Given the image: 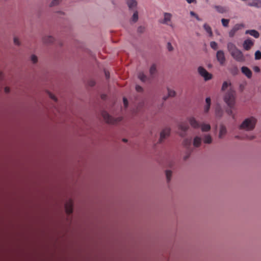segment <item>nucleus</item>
Wrapping results in <instances>:
<instances>
[{
    "instance_id": "a18cd8bd",
    "label": "nucleus",
    "mask_w": 261,
    "mask_h": 261,
    "mask_svg": "<svg viewBox=\"0 0 261 261\" xmlns=\"http://www.w3.org/2000/svg\"><path fill=\"white\" fill-rule=\"evenodd\" d=\"M10 88L8 87H5V92L6 93H8L9 92H10Z\"/></svg>"
},
{
    "instance_id": "a19ab883",
    "label": "nucleus",
    "mask_w": 261,
    "mask_h": 261,
    "mask_svg": "<svg viewBox=\"0 0 261 261\" xmlns=\"http://www.w3.org/2000/svg\"><path fill=\"white\" fill-rule=\"evenodd\" d=\"M95 85V82L91 80H90L89 82H88V85L91 86V87H93L94 86V85Z\"/></svg>"
},
{
    "instance_id": "864d4df0",
    "label": "nucleus",
    "mask_w": 261,
    "mask_h": 261,
    "mask_svg": "<svg viewBox=\"0 0 261 261\" xmlns=\"http://www.w3.org/2000/svg\"><path fill=\"white\" fill-rule=\"evenodd\" d=\"M3 78V73L0 71V80Z\"/></svg>"
},
{
    "instance_id": "8fccbe9b",
    "label": "nucleus",
    "mask_w": 261,
    "mask_h": 261,
    "mask_svg": "<svg viewBox=\"0 0 261 261\" xmlns=\"http://www.w3.org/2000/svg\"><path fill=\"white\" fill-rule=\"evenodd\" d=\"M195 18L196 19L198 20V21H201V19L199 17V16H198V15H197L196 16H195Z\"/></svg>"
},
{
    "instance_id": "aec40b11",
    "label": "nucleus",
    "mask_w": 261,
    "mask_h": 261,
    "mask_svg": "<svg viewBox=\"0 0 261 261\" xmlns=\"http://www.w3.org/2000/svg\"><path fill=\"white\" fill-rule=\"evenodd\" d=\"M214 8L220 13H224L228 11L226 7L221 6H215Z\"/></svg>"
},
{
    "instance_id": "6e6552de",
    "label": "nucleus",
    "mask_w": 261,
    "mask_h": 261,
    "mask_svg": "<svg viewBox=\"0 0 261 261\" xmlns=\"http://www.w3.org/2000/svg\"><path fill=\"white\" fill-rule=\"evenodd\" d=\"M189 128V126L187 122H181L179 125V129L180 130L179 135L181 137L185 136Z\"/></svg>"
},
{
    "instance_id": "c85d7f7f",
    "label": "nucleus",
    "mask_w": 261,
    "mask_h": 261,
    "mask_svg": "<svg viewBox=\"0 0 261 261\" xmlns=\"http://www.w3.org/2000/svg\"><path fill=\"white\" fill-rule=\"evenodd\" d=\"M156 72V66H151L150 68V73L152 77H153L154 74Z\"/></svg>"
},
{
    "instance_id": "412c9836",
    "label": "nucleus",
    "mask_w": 261,
    "mask_h": 261,
    "mask_svg": "<svg viewBox=\"0 0 261 261\" xmlns=\"http://www.w3.org/2000/svg\"><path fill=\"white\" fill-rule=\"evenodd\" d=\"M215 114L218 117H221L223 115V111L219 105H217L216 107Z\"/></svg>"
},
{
    "instance_id": "bf43d9fd",
    "label": "nucleus",
    "mask_w": 261,
    "mask_h": 261,
    "mask_svg": "<svg viewBox=\"0 0 261 261\" xmlns=\"http://www.w3.org/2000/svg\"><path fill=\"white\" fill-rule=\"evenodd\" d=\"M235 71H237V68H235Z\"/></svg>"
},
{
    "instance_id": "49530a36",
    "label": "nucleus",
    "mask_w": 261,
    "mask_h": 261,
    "mask_svg": "<svg viewBox=\"0 0 261 261\" xmlns=\"http://www.w3.org/2000/svg\"><path fill=\"white\" fill-rule=\"evenodd\" d=\"M188 3L191 4L192 3H196V0H186Z\"/></svg>"
},
{
    "instance_id": "ea45409f",
    "label": "nucleus",
    "mask_w": 261,
    "mask_h": 261,
    "mask_svg": "<svg viewBox=\"0 0 261 261\" xmlns=\"http://www.w3.org/2000/svg\"><path fill=\"white\" fill-rule=\"evenodd\" d=\"M136 90L137 92H141L143 91V88L140 86L137 85L136 86Z\"/></svg>"
},
{
    "instance_id": "f03ea898",
    "label": "nucleus",
    "mask_w": 261,
    "mask_h": 261,
    "mask_svg": "<svg viewBox=\"0 0 261 261\" xmlns=\"http://www.w3.org/2000/svg\"><path fill=\"white\" fill-rule=\"evenodd\" d=\"M227 47L229 53L233 59L239 62L245 61V56L243 55V53L237 48L234 43L228 42Z\"/></svg>"
},
{
    "instance_id": "4be33fe9",
    "label": "nucleus",
    "mask_w": 261,
    "mask_h": 261,
    "mask_svg": "<svg viewBox=\"0 0 261 261\" xmlns=\"http://www.w3.org/2000/svg\"><path fill=\"white\" fill-rule=\"evenodd\" d=\"M206 105L204 107V111L205 113H207L210 110L211 104V100L210 97H207L205 99Z\"/></svg>"
},
{
    "instance_id": "ddd939ff",
    "label": "nucleus",
    "mask_w": 261,
    "mask_h": 261,
    "mask_svg": "<svg viewBox=\"0 0 261 261\" xmlns=\"http://www.w3.org/2000/svg\"><path fill=\"white\" fill-rule=\"evenodd\" d=\"M42 41L45 44H51L54 42L55 39L51 36H45L42 38Z\"/></svg>"
},
{
    "instance_id": "052dcab7",
    "label": "nucleus",
    "mask_w": 261,
    "mask_h": 261,
    "mask_svg": "<svg viewBox=\"0 0 261 261\" xmlns=\"http://www.w3.org/2000/svg\"><path fill=\"white\" fill-rule=\"evenodd\" d=\"M166 98H167L166 97H165V98H164V100H166Z\"/></svg>"
},
{
    "instance_id": "c03bdc74",
    "label": "nucleus",
    "mask_w": 261,
    "mask_h": 261,
    "mask_svg": "<svg viewBox=\"0 0 261 261\" xmlns=\"http://www.w3.org/2000/svg\"><path fill=\"white\" fill-rule=\"evenodd\" d=\"M254 70L256 72H258L260 71V69L259 68V66H254Z\"/></svg>"
},
{
    "instance_id": "b1692460",
    "label": "nucleus",
    "mask_w": 261,
    "mask_h": 261,
    "mask_svg": "<svg viewBox=\"0 0 261 261\" xmlns=\"http://www.w3.org/2000/svg\"><path fill=\"white\" fill-rule=\"evenodd\" d=\"M201 138L198 136H196L194 138L193 140V145L196 147H199L201 143Z\"/></svg>"
},
{
    "instance_id": "6ab92c4d",
    "label": "nucleus",
    "mask_w": 261,
    "mask_h": 261,
    "mask_svg": "<svg viewBox=\"0 0 261 261\" xmlns=\"http://www.w3.org/2000/svg\"><path fill=\"white\" fill-rule=\"evenodd\" d=\"M246 34H249L255 38H258L259 37V33L255 30H248L245 32Z\"/></svg>"
},
{
    "instance_id": "2f4dec72",
    "label": "nucleus",
    "mask_w": 261,
    "mask_h": 261,
    "mask_svg": "<svg viewBox=\"0 0 261 261\" xmlns=\"http://www.w3.org/2000/svg\"><path fill=\"white\" fill-rule=\"evenodd\" d=\"M166 176L167 181L169 182L171 179V177L172 176V172L170 170H167L166 171Z\"/></svg>"
},
{
    "instance_id": "09e8293b",
    "label": "nucleus",
    "mask_w": 261,
    "mask_h": 261,
    "mask_svg": "<svg viewBox=\"0 0 261 261\" xmlns=\"http://www.w3.org/2000/svg\"><path fill=\"white\" fill-rule=\"evenodd\" d=\"M101 97L102 99H105L106 98V95L102 94L101 95Z\"/></svg>"
},
{
    "instance_id": "c9c22d12",
    "label": "nucleus",
    "mask_w": 261,
    "mask_h": 261,
    "mask_svg": "<svg viewBox=\"0 0 261 261\" xmlns=\"http://www.w3.org/2000/svg\"><path fill=\"white\" fill-rule=\"evenodd\" d=\"M255 59L256 60H259L261 59V51L257 50L255 53Z\"/></svg>"
},
{
    "instance_id": "4c0bfd02",
    "label": "nucleus",
    "mask_w": 261,
    "mask_h": 261,
    "mask_svg": "<svg viewBox=\"0 0 261 261\" xmlns=\"http://www.w3.org/2000/svg\"><path fill=\"white\" fill-rule=\"evenodd\" d=\"M167 47L168 50L170 51H172L173 50V47L172 46L171 43L170 42H168L167 43Z\"/></svg>"
},
{
    "instance_id": "58836bf2",
    "label": "nucleus",
    "mask_w": 261,
    "mask_h": 261,
    "mask_svg": "<svg viewBox=\"0 0 261 261\" xmlns=\"http://www.w3.org/2000/svg\"><path fill=\"white\" fill-rule=\"evenodd\" d=\"M14 43L15 45H20V42L18 39V38L17 37H14Z\"/></svg>"
},
{
    "instance_id": "1a4fd4ad",
    "label": "nucleus",
    "mask_w": 261,
    "mask_h": 261,
    "mask_svg": "<svg viewBox=\"0 0 261 261\" xmlns=\"http://www.w3.org/2000/svg\"><path fill=\"white\" fill-rule=\"evenodd\" d=\"M244 27V24L243 23H238L235 24L232 29H231L229 32V36L230 37H233L238 31L242 29Z\"/></svg>"
},
{
    "instance_id": "3c124183",
    "label": "nucleus",
    "mask_w": 261,
    "mask_h": 261,
    "mask_svg": "<svg viewBox=\"0 0 261 261\" xmlns=\"http://www.w3.org/2000/svg\"><path fill=\"white\" fill-rule=\"evenodd\" d=\"M105 74H106V76L107 79H108L109 77V73H107V72H105Z\"/></svg>"
},
{
    "instance_id": "f257e3e1",
    "label": "nucleus",
    "mask_w": 261,
    "mask_h": 261,
    "mask_svg": "<svg viewBox=\"0 0 261 261\" xmlns=\"http://www.w3.org/2000/svg\"><path fill=\"white\" fill-rule=\"evenodd\" d=\"M236 91L231 88H230L228 91L226 92V93L225 94V95L224 96V100L229 107V109L226 110L227 113L229 115L232 116L233 119L234 118V115L233 114V112L231 109L233 108L236 103Z\"/></svg>"
},
{
    "instance_id": "f8f14e48",
    "label": "nucleus",
    "mask_w": 261,
    "mask_h": 261,
    "mask_svg": "<svg viewBox=\"0 0 261 261\" xmlns=\"http://www.w3.org/2000/svg\"><path fill=\"white\" fill-rule=\"evenodd\" d=\"M216 57L220 64H222L225 62V58L224 53L222 50H218L217 53Z\"/></svg>"
},
{
    "instance_id": "a878e982",
    "label": "nucleus",
    "mask_w": 261,
    "mask_h": 261,
    "mask_svg": "<svg viewBox=\"0 0 261 261\" xmlns=\"http://www.w3.org/2000/svg\"><path fill=\"white\" fill-rule=\"evenodd\" d=\"M203 28L205 31L208 34L210 37L213 36V32L211 27L207 23H204L203 25Z\"/></svg>"
},
{
    "instance_id": "f3484780",
    "label": "nucleus",
    "mask_w": 261,
    "mask_h": 261,
    "mask_svg": "<svg viewBox=\"0 0 261 261\" xmlns=\"http://www.w3.org/2000/svg\"><path fill=\"white\" fill-rule=\"evenodd\" d=\"M126 4L129 10H133L137 6V2L136 0H126Z\"/></svg>"
},
{
    "instance_id": "bb28decb",
    "label": "nucleus",
    "mask_w": 261,
    "mask_h": 261,
    "mask_svg": "<svg viewBox=\"0 0 261 261\" xmlns=\"http://www.w3.org/2000/svg\"><path fill=\"white\" fill-rule=\"evenodd\" d=\"M231 84L230 82L225 81L223 83L221 90L224 91L227 89L229 87H230Z\"/></svg>"
},
{
    "instance_id": "9d476101",
    "label": "nucleus",
    "mask_w": 261,
    "mask_h": 261,
    "mask_svg": "<svg viewBox=\"0 0 261 261\" xmlns=\"http://www.w3.org/2000/svg\"><path fill=\"white\" fill-rule=\"evenodd\" d=\"M254 42L251 39L245 40L243 43V47L245 50H248L253 46Z\"/></svg>"
},
{
    "instance_id": "9b49d317",
    "label": "nucleus",
    "mask_w": 261,
    "mask_h": 261,
    "mask_svg": "<svg viewBox=\"0 0 261 261\" xmlns=\"http://www.w3.org/2000/svg\"><path fill=\"white\" fill-rule=\"evenodd\" d=\"M170 132V130L169 128H165L161 132L159 140L160 143H162L163 140L169 135Z\"/></svg>"
},
{
    "instance_id": "603ef678",
    "label": "nucleus",
    "mask_w": 261,
    "mask_h": 261,
    "mask_svg": "<svg viewBox=\"0 0 261 261\" xmlns=\"http://www.w3.org/2000/svg\"><path fill=\"white\" fill-rule=\"evenodd\" d=\"M240 88L241 90L242 91L244 88V86L241 84L240 86Z\"/></svg>"
},
{
    "instance_id": "0eeeda50",
    "label": "nucleus",
    "mask_w": 261,
    "mask_h": 261,
    "mask_svg": "<svg viewBox=\"0 0 261 261\" xmlns=\"http://www.w3.org/2000/svg\"><path fill=\"white\" fill-rule=\"evenodd\" d=\"M198 72L204 79L205 81L210 80L212 77V74L208 73L202 66L199 67Z\"/></svg>"
},
{
    "instance_id": "6e6d98bb",
    "label": "nucleus",
    "mask_w": 261,
    "mask_h": 261,
    "mask_svg": "<svg viewBox=\"0 0 261 261\" xmlns=\"http://www.w3.org/2000/svg\"><path fill=\"white\" fill-rule=\"evenodd\" d=\"M122 140L124 142H127V140L126 139H123Z\"/></svg>"
},
{
    "instance_id": "f704fd0d",
    "label": "nucleus",
    "mask_w": 261,
    "mask_h": 261,
    "mask_svg": "<svg viewBox=\"0 0 261 261\" xmlns=\"http://www.w3.org/2000/svg\"><path fill=\"white\" fill-rule=\"evenodd\" d=\"M210 46L211 47L215 49L216 50L218 48V44L215 41H212L210 42Z\"/></svg>"
},
{
    "instance_id": "39448f33",
    "label": "nucleus",
    "mask_w": 261,
    "mask_h": 261,
    "mask_svg": "<svg viewBox=\"0 0 261 261\" xmlns=\"http://www.w3.org/2000/svg\"><path fill=\"white\" fill-rule=\"evenodd\" d=\"M101 115L104 120L108 123L114 124L117 123L118 122H120L121 120L120 118H113L106 111H103L101 113Z\"/></svg>"
},
{
    "instance_id": "20e7f679",
    "label": "nucleus",
    "mask_w": 261,
    "mask_h": 261,
    "mask_svg": "<svg viewBox=\"0 0 261 261\" xmlns=\"http://www.w3.org/2000/svg\"><path fill=\"white\" fill-rule=\"evenodd\" d=\"M189 121L191 125L194 128H199L200 126L202 132H208L211 129V126L210 124L202 123L200 125L199 122L194 117L189 118Z\"/></svg>"
},
{
    "instance_id": "dca6fc26",
    "label": "nucleus",
    "mask_w": 261,
    "mask_h": 261,
    "mask_svg": "<svg viewBox=\"0 0 261 261\" xmlns=\"http://www.w3.org/2000/svg\"><path fill=\"white\" fill-rule=\"evenodd\" d=\"M138 78L143 82L150 83L151 79L150 77H147L143 72H139L138 73Z\"/></svg>"
},
{
    "instance_id": "7c9ffc66",
    "label": "nucleus",
    "mask_w": 261,
    "mask_h": 261,
    "mask_svg": "<svg viewBox=\"0 0 261 261\" xmlns=\"http://www.w3.org/2000/svg\"><path fill=\"white\" fill-rule=\"evenodd\" d=\"M191 139H186L184 140V141L183 142V145L187 148L191 145Z\"/></svg>"
},
{
    "instance_id": "473e14b6",
    "label": "nucleus",
    "mask_w": 261,
    "mask_h": 261,
    "mask_svg": "<svg viewBox=\"0 0 261 261\" xmlns=\"http://www.w3.org/2000/svg\"><path fill=\"white\" fill-rule=\"evenodd\" d=\"M168 96L170 97H174L176 94L175 91L174 90H171L169 88H168Z\"/></svg>"
},
{
    "instance_id": "cd10ccee",
    "label": "nucleus",
    "mask_w": 261,
    "mask_h": 261,
    "mask_svg": "<svg viewBox=\"0 0 261 261\" xmlns=\"http://www.w3.org/2000/svg\"><path fill=\"white\" fill-rule=\"evenodd\" d=\"M138 20V12L136 10L134 12L133 16L131 18L132 21L136 22Z\"/></svg>"
},
{
    "instance_id": "7ed1b4c3",
    "label": "nucleus",
    "mask_w": 261,
    "mask_h": 261,
    "mask_svg": "<svg viewBox=\"0 0 261 261\" xmlns=\"http://www.w3.org/2000/svg\"><path fill=\"white\" fill-rule=\"evenodd\" d=\"M257 119L254 117L246 118L239 126V128L247 131L252 130L254 128Z\"/></svg>"
},
{
    "instance_id": "5fc2aeb1",
    "label": "nucleus",
    "mask_w": 261,
    "mask_h": 261,
    "mask_svg": "<svg viewBox=\"0 0 261 261\" xmlns=\"http://www.w3.org/2000/svg\"><path fill=\"white\" fill-rule=\"evenodd\" d=\"M143 29V28L142 27H140L139 29H138V31H140V32H141L142 31V30Z\"/></svg>"
},
{
    "instance_id": "393cba45",
    "label": "nucleus",
    "mask_w": 261,
    "mask_h": 261,
    "mask_svg": "<svg viewBox=\"0 0 261 261\" xmlns=\"http://www.w3.org/2000/svg\"><path fill=\"white\" fill-rule=\"evenodd\" d=\"M226 134V128L225 126L224 125H221L220 126L219 134V138H222Z\"/></svg>"
},
{
    "instance_id": "4468645a",
    "label": "nucleus",
    "mask_w": 261,
    "mask_h": 261,
    "mask_svg": "<svg viewBox=\"0 0 261 261\" xmlns=\"http://www.w3.org/2000/svg\"><path fill=\"white\" fill-rule=\"evenodd\" d=\"M247 5L250 7H254L257 8H261V0H251Z\"/></svg>"
},
{
    "instance_id": "e433bc0d",
    "label": "nucleus",
    "mask_w": 261,
    "mask_h": 261,
    "mask_svg": "<svg viewBox=\"0 0 261 261\" xmlns=\"http://www.w3.org/2000/svg\"><path fill=\"white\" fill-rule=\"evenodd\" d=\"M61 1V0H53L50 4V7H53L56 5H57L59 4V3Z\"/></svg>"
},
{
    "instance_id": "423d86ee",
    "label": "nucleus",
    "mask_w": 261,
    "mask_h": 261,
    "mask_svg": "<svg viewBox=\"0 0 261 261\" xmlns=\"http://www.w3.org/2000/svg\"><path fill=\"white\" fill-rule=\"evenodd\" d=\"M172 15L171 13L165 12L164 13V19L160 21L161 23L167 24L173 28V25L171 22Z\"/></svg>"
},
{
    "instance_id": "de8ad7c7",
    "label": "nucleus",
    "mask_w": 261,
    "mask_h": 261,
    "mask_svg": "<svg viewBox=\"0 0 261 261\" xmlns=\"http://www.w3.org/2000/svg\"><path fill=\"white\" fill-rule=\"evenodd\" d=\"M190 15L192 16H194L195 17V16L197 15L193 11H191L190 12Z\"/></svg>"
},
{
    "instance_id": "79ce46f5",
    "label": "nucleus",
    "mask_w": 261,
    "mask_h": 261,
    "mask_svg": "<svg viewBox=\"0 0 261 261\" xmlns=\"http://www.w3.org/2000/svg\"><path fill=\"white\" fill-rule=\"evenodd\" d=\"M123 100L124 106L125 108H126L127 107V105H128L127 100V99L126 98L124 97L123 99Z\"/></svg>"
},
{
    "instance_id": "37998d69",
    "label": "nucleus",
    "mask_w": 261,
    "mask_h": 261,
    "mask_svg": "<svg viewBox=\"0 0 261 261\" xmlns=\"http://www.w3.org/2000/svg\"><path fill=\"white\" fill-rule=\"evenodd\" d=\"M49 97H50V98H51L52 99L54 100L55 101L57 100V99L55 97V96L53 94H52L51 93H49Z\"/></svg>"
},
{
    "instance_id": "5701e85b",
    "label": "nucleus",
    "mask_w": 261,
    "mask_h": 261,
    "mask_svg": "<svg viewBox=\"0 0 261 261\" xmlns=\"http://www.w3.org/2000/svg\"><path fill=\"white\" fill-rule=\"evenodd\" d=\"M203 140L205 144H210L212 142V138L210 134H206L203 136Z\"/></svg>"
},
{
    "instance_id": "13d9d810",
    "label": "nucleus",
    "mask_w": 261,
    "mask_h": 261,
    "mask_svg": "<svg viewBox=\"0 0 261 261\" xmlns=\"http://www.w3.org/2000/svg\"><path fill=\"white\" fill-rule=\"evenodd\" d=\"M259 29L261 30V25H260V26H259Z\"/></svg>"
},
{
    "instance_id": "c756f323",
    "label": "nucleus",
    "mask_w": 261,
    "mask_h": 261,
    "mask_svg": "<svg viewBox=\"0 0 261 261\" xmlns=\"http://www.w3.org/2000/svg\"><path fill=\"white\" fill-rule=\"evenodd\" d=\"M221 22L223 27H228L229 22V19L222 18L221 19Z\"/></svg>"
},
{
    "instance_id": "72a5a7b5",
    "label": "nucleus",
    "mask_w": 261,
    "mask_h": 261,
    "mask_svg": "<svg viewBox=\"0 0 261 261\" xmlns=\"http://www.w3.org/2000/svg\"><path fill=\"white\" fill-rule=\"evenodd\" d=\"M31 60L33 64H36L38 61V58L35 55H32L31 56Z\"/></svg>"
},
{
    "instance_id": "2eb2a0df",
    "label": "nucleus",
    "mask_w": 261,
    "mask_h": 261,
    "mask_svg": "<svg viewBox=\"0 0 261 261\" xmlns=\"http://www.w3.org/2000/svg\"><path fill=\"white\" fill-rule=\"evenodd\" d=\"M73 204L71 200H70L68 202H67L65 205V208L66 212L67 214L70 215L72 213L73 208H72Z\"/></svg>"
},
{
    "instance_id": "a211bd4d",
    "label": "nucleus",
    "mask_w": 261,
    "mask_h": 261,
    "mask_svg": "<svg viewBox=\"0 0 261 261\" xmlns=\"http://www.w3.org/2000/svg\"><path fill=\"white\" fill-rule=\"evenodd\" d=\"M241 70L242 73L245 74L248 78H250L251 77L252 72L246 66H242Z\"/></svg>"
},
{
    "instance_id": "4d7b16f0",
    "label": "nucleus",
    "mask_w": 261,
    "mask_h": 261,
    "mask_svg": "<svg viewBox=\"0 0 261 261\" xmlns=\"http://www.w3.org/2000/svg\"><path fill=\"white\" fill-rule=\"evenodd\" d=\"M236 73H237V71L236 72L235 71L233 73V74H235Z\"/></svg>"
}]
</instances>
